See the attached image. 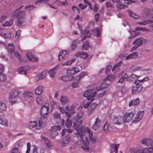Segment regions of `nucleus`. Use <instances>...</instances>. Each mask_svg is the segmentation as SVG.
I'll return each instance as SVG.
<instances>
[{
	"label": "nucleus",
	"mask_w": 153,
	"mask_h": 153,
	"mask_svg": "<svg viewBox=\"0 0 153 153\" xmlns=\"http://www.w3.org/2000/svg\"><path fill=\"white\" fill-rule=\"evenodd\" d=\"M42 91L43 87L41 86H38L35 90V93L37 95H39L42 93Z\"/></svg>",
	"instance_id": "obj_37"
},
{
	"label": "nucleus",
	"mask_w": 153,
	"mask_h": 153,
	"mask_svg": "<svg viewBox=\"0 0 153 153\" xmlns=\"http://www.w3.org/2000/svg\"><path fill=\"white\" fill-rule=\"evenodd\" d=\"M91 102L90 103H89V102L86 103V104H85V102H82L81 104V105L80 106L81 107L83 106L84 108H87L89 105H90V104Z\"/></svg>",
	"instance_id": "obj_58"
},
{
	"label": "nucleus",
	"mask_w": 153,
	"mask_h": 153,
	"mask_svg": "<svg viewBox=\"0 0 153 153\" xmlns=\"http://www.w3.org/2000/svg\"><path fill=\"white\" fill-rule=\"evenodd\" d=\"M103 81L104 82L101 84L100 87L97 88V90H100L102 89L107 88L108 86V84L106 82Z\"/></svg>",
	"instance_id": "obj_38"
},
{
	"label": "nucleus",
	"mask_w": 153,
	"mask_h": 153,
	"mask_svg": "<svg viewBox=\"0 0 153 153\" xmlns=\"http://www.w3.org/2000/svg\"><path fill=\"white\" fill-rule=\"evenodd\" d=\"M133 116V112H131L130 113L126 112L123 117L124 123H127L132 120Z\"/></svg>",
	"instance_id": "obj_8"
},
{
	"label": "nucleus",
	"mask_w": 153,
	"mask_h": 153,
	"mask_svg": "<svg viewBox=\"0 0 153 153\" xmlns=\"http://www.w3.org/2000/svg\"><path fill=\"white\" fill-rule=\"evenodd\" d=\"M81 35L82 36L83 39H82V41L84 40L85 39L86 37H90L91 36V33L89 31L87 30H85L83 31H81Z\"/></svg>",
	"instance_id": "obj_25"
},
{
	"label": "nucleus",
	"mask_w": 153,
	"mask_h": 153,
	"mask_svg": "<svg viewBox=\"0 0 153 153\" xmlns=\"http://www.w3.org/2000/svg\"><path fill=\"white\" fill-rule=\"evenodd\" d=\"M13 53H14V55L18 58L19 60L22 61V58L20 56V55L18 52H15L14 51V52H13Z\"/></svg>",
	"instance_id": "obj_60"
},
{
	"label": "nucleus",
	"mask_w": 153,
	"mask_h": 153,
	"mask_svg": "<svg viewBox=\"0 0 153 153\" xmlns=\"http://www.w3.org/2000/svg\"><path fill=\"white\" fill-rule=\"evenodd\" d=\"M116 79V77L115 76L111 74L109 75L106 78H104L103 79V80L104 82H108L107 80L111 82L114 81Z\"/></svg>",
	"instance_id": "obj_36"
},
{
	"label": "nucleus",
	"mask_w": 153,
	"mask_h": 153,
	"mask_svg": "<svg viewBox=\"0 0 153 153\" xmlns=\"http://www.w3.org/2000/svg\"><path fill=\"white\" fill-rule=\"evenodd\" d=\"M79 82L77 81L74 82L71 84L72 87L73 88L78 87L79 85Z\"/></svg>",
	"instance_id": "obj_62"
},
{
	"label": "nucleus",
	"mask_w": 153,
	"mask_h": 153,
	"mask_svg": "<svg viewBox=\"0 0 153 153\" xmlns=\"http://www.w3.org/2000/svg\"><path fill=\"white\" fill-rule=\"evenodd\" d=\"M51 133H50V136L52 138H54L57 135L58 132L56 131H51L50 130Z\"/></svg>",
	"instance_id": "obj_54"
},
{
	"label": "nucleus",
	"mask_w": 153,
	"mask_h": 153,
	"mask_svg": "<svg viewBox=\"0 0 153 153\" xmlns=\"http://www.w3.org/2000/svg\"><path fill=\"white\" fill-rule=\"evenodd\" d=\"M70 116V114H68L67 116V117H68V118L66 120L65 123V126H66V127L68 128H69L72 125V123L69 120Z\"/></svg>",
	"instance_id": "obj_47"
},
{
	"label": "nucleus",
	"mask_w": 153,
	"mask_h": 153,
	"mask_svg": "<svg viewBox=\"0 0 153 153\" xmlns=\"http://www.w3.org/2000/svg\"><path fill=\"white\" fill-rule=\"evenodd\" d=\"M88 42L87 41L85 42L82 46V49L83 50H87L89 48Z\"/></svg>",
	"instance_id": "obj_52"
},
{
	"label": "nucleus",
	"mask_w": 153,
	"mask_h": 153,
	"mask_svg": "<svg viewBox=\"0 0 153 153\" xmlns=\"http://www.w3.org/2000/svg\"><path fill=\"white\" fill-rule=\"evenodd\" d=\"M18 73L20 74H22L26 75L27 74V71L24 69L23 67H20L18 69Z\"/></svg>",
	"instance_id": "obj_46"
},
{
	"label": "nucleus",
	"mask_w": 153,
	"mask_h": 153,
	"mask_svg": "<svg viewBox=\"0 0 153 153\" xmlns=\"http://www.w3.org/2000/svg\"><path fill=\"white\" fill-rule=\"evenodd\" d=\"M47 72L45 70L38 74L36 76V79L37 80H41L45 78L47 76Z\"/></svg>",
	"instance_id": "obj_17"
},
{
	"label": "nucleus",
	"mask_w": 153,
	"mask_h": 153,
	"mask_svg": "<svg viewBox=\"0 0 153 153\" xmlns=\"http://www.w3.org/2000/svg\"><path fill=\"white\" fill-rule=\"evenodd\" d=\"M10 153H20V152L17 148L15 147L13 149Z\"/></svg>",
	"instance_id": "obj_64"
},
{
	"label": "nucleus",
	"mask_w": 153,
	"mask_h": 153,
	"mask_svg": "<svg viewBox=\"0 0 153 153\" xmlns=\"http://www.w3.org/2000/svg\"><path fill=\"white\" fill-rule=\"evenodd\" d=\"M150 10L148 9H146L144 10L142 16L143 17L147 16L149 14Z\"/></svg>",
	"instance_id": "obj_50"
},
{
	"label": "nucleus",
	"mask_w": 153,
	"mask_h": 153,
	"mask_svg": "<svg viewBox=\"0 0 153 153\" xmlns=\"http://www.w3.org/2000/svg\"><path fill=\"white\" fill-rule=\"evenodd\" d=\"M76 56H79L84 59H85L88 56L87 53L85 52H81L77 53L76 54Z\"/></svg>",
	"instance_id": "obj_32"
},
{
	"label": "nucleus",
	"mask_w": 153,
	"mask_h": 153,
	"mask_svg": "<svg viewBox=\"0 0 153 153\" xmlns=\"http://www.w3.org/2000/svg\"><path fill=\"white\" fill-rule=\"evenodd\" d=\"M49 109L48 105H43L42 106L40 110V114L42 119H45L48 117Z\"/></svg>",
	"instance_id": "obj_4"
},
{
	"label": "nucleus",
	"mask_w": 153,
	"mask_h": 153,
	"mask_svg": "<svg viewBox=\"0 0 153 153\" xmlns=\"http://www.w3.org/2000/svg\"><path fill=\"white\" fill-rule=\"evenodd\" d=\"M101 122L98 118H96L94 125L92 127V128L94 130H97L101 126Z\"/></svg>",
	"instance_id": "obj_12"
},
{
	"label": "nucleus",
	"mask_w": 153,
	"mask_h": 153,
	"mask_svg": "<svg viewBox=\"0 0 153 153\" xmlns=\"http://www.w3.org/2000/svg\"><path fill=\"white\" fill-rule=\"evenodd\" d=\"M119 146V144H112L111 146L110 151L111 152H113L114 150L115 153H117L118 152V149Z\"/></svg>",
	"instance_id": "obj_34"
},
{
	"label": "nucleus",
	"mask_w": 153,
	"mask_h": 153,
	"mask_svg": "<svg viewBox=\"0 0 153 153\" xmlns=\"http://www.w3.org/2000/svg\"><path fill=\"white\" fill-rule=\"evenodd\" d=\"M113 122L115 124H122L124 123L123 117L120 116L116 117L113 119Z\"/></svg>",
	"instance_id": "obj_21"
},
{
	"label": "nucleus",
	"mask_w": 153,
	"mask_h": 153,
	"mask_svg": "<svg viewBox=\"0 0 153 153\" xmlns=\"http://www.w3.org/2000/svg\"><path fill=\"white\" fill-rule=\"evenodd\" d=\"M22 95L24 97L27 98L29 102H30L34 100L33 94L30 91H27L24 92Z\"/></svg>",
	"instance_id": "obj_11"
},
{
	"label": "nucleus",
	"mask_w": 153,
	"mask_h": 153,
	"mask_svg": "<svg viewBox=\"0 0 153 153\" xmlns=\"http://www.w3.org/2000/svg\"><path fill=\"white\" fill-rule=\"evenodd\" d=\"M60 102L62 104H65L68 101L67 97L65 96H62L60 99Z\"/></svg>",
	"instance_id": "obj_45"
},
{
	"label": "nucleus",
	"mask_w": 153,
	"mask_h": 153,
	"mask_svg": "<svg viewBox=\"0 0 153 153\" xmlns=\"http://www.w3.org/2000/svg\"><path fill=\"white\" fill-rule=\"evenodd\" d=\"M7 49L8 51L11 53H12L13 52H14V46L12 43H10L8 44Z\"/></svg>",
	"instance_id": "obj_42"
},
{
	"label": "nucleus",
	"mask_w": 153,
	"mask_h": 153,
	"mask_svg": "<svg viewBox=\"0 0 153 153\" xmlns=\"http://www.w3.org/2000/svg\"><path fill=\"white\" fill-rule=\"evenodd\" d=\"M26 56L27 59L33 62H37L38 61L37 57L33 56L31 53L29 52L27 53Z\"/></svg>",
	"instance_id": "obj_20"
},
{
	"label": "nucleus",
	"mask_w": 153,
	"mask_h": 153,
	"mask_svg": "<svg viewBox=\"0 0 153 153\" xmlns=\"http://www.w3.org/2000/svg\"><path fill=\"white\" fill-rule=\"evenodd\" d=\"M9 100L11 104L16 103L19 100V98H14V97H9Z\"/></svg>",
	"instance_id": "obj_44"
},
{
	"label": "nucleus",
	"mask_w": 153,
	"mask_h": 153,
	"mask_svg": "<svg viewBox=\"0 0 153 153\" xmlns=\"http://www.w3.org/2000/svg\"><path fill=\"white\" fill-rule=\"evenodd\" d=\"M0 124L4 126L7 125V120L3 115H0Z\"/></svg>",
	"instance_id": "obj_27"
},
{
	"label": "nucleus",
	"mask_w": 153,
	"mask_h": 153,
	"mask_svg": "<svg viewBox=\"0 0 153 153\" xmlns=\"http://www.w3.org/2000/svg\"><path fill=\"white\" fill-rule=\"evenodd\" d=\"M127 11L128 14L132 17L137 19H140V17L138 14L134 13V12H132L131 10H128Z\"/></svg>",
	"instance_id": "obj_33"
},
{
	"label": "nucleus",
	"mask_w": 153,
	"mask_h": 153,
	"mask_svg": "<svg viewBox=\"0 0 153 153\" xmlns=\"http://www.w3.org/2000/svg\"><path fill=\"white\" fill-rule=\"evenodd\" d=\"M144 153H153V146L149 148L144 149Z\"/></svg>",
	"instance_id": "obj_48"
},
{
	"label": "nucleus",
	"mask_w": 153,
	"mask_h": 153,
	"mask_svg": "<svg viewBox=\"0 0 153 153\" xmlns=\"http://www.w3.org/2000/svg\"><path fill=\"white\" fill-rule=\"evenodd\" d=\"M6 79V76L3 74L0 73V81H4Z\"/></svg>",
	"instance_id": "obj_61"
},
{
	"label": "nucleus",
	"mask_w": 153,
	"mask_h": 153,
	"mask_svg": "<svg viewBox=\"0 0 153 153\" xmlns=\"http://www.w3.org/2000/svg\"><path fill=\"white\" fill-rule=\"evenodd\" d=\"M77 43L76 41H74L71 44V47L73 50H74L76 48L77 46Z\"/></svg>",
	"instance_id": "obj_63"
},
{
	"label": "nucleus",
	"mask_w": 153,
	"mask_h": 153,
	"mask_svg": "<svg viewBox=\"0 0 153 153\" xmlns=\"http://www.w3.org/2000/svg\"><path fill=\"white\" fill-rule=\"evenodd\" d=\"M77 106L76 104L74 103L72 104L71 106H67L66 107V110L69 111L71 114H74L75 112V109Z\"/></svg>",
	"instance_id": "obj_13"
},
{
	"label": "nucleus",
	"mask_w": 153,
	"mask_h": 153,
	"mask_svg": "<svg viewBox=\"0 0 153 153\" xmlns=\"http://www.w3.org/2000/svg\"><path fill=\"white\" fill-rule=\"evenodd\" d=\"M21 32V31L20 30H18L16 32L15 34V37L16 39L18 40L19 39Z\"/></svg>",
	"instance_id": "obj_57"
},
{
	"label": "nucleus",
	"mask_w": 153,
	"mask_h": 153,
	"mask_svg": "<svg viewBox=\"0 0 153 153\" xmlns=\"http://www.w3.org/2000/svg\"><path fill=\"white\" fill-rule=\"evenodd\" d=\"M33 147L31 153H44L45 150L41 148L39 151L36 146H34Z\"/></svg>",
	"instance_id": "obj_31"
},
{
	"label": "nucleus",
	"mask_w": 153,
	"mask_h": 153,
	"mask_svg": "<svg viewBox=\"0 0 153 153\" xmlns=\"http://www.w3.org/2000/svg\"><path fill=\"white\" fill-rule=\"evenodd\" d=\"M97 94V92L93 89L87 90L83 93L84 97L86 98L88 100H91L92 102L94 100V97Z\"/></svg>",
	"instance_id": "obj_3"
},
{
	"label": "nucleus",
	"mask_w": 153,
	"mask_h": 153,
	"mask_svg": "<svg viewBox=\"0 0 153 153\" xmlns=\"http://www.w3.org/2000/svg\"><path fill=\"white\" fill-rule=\"evenodd\" d=\"M61 129L60 126L59 125L55 126L52 127L51 131H56V130H59Z\"/></svg>",
	"instance_id": "obj_59"
},
{
	"label": "nucleus",
	"mask_w": 153,
	"mask_h": 153,
	"mask_svg": "<svg viewBox=\"0 0 153 153\" xmlns=\"http://www.w3.org/2000/svg\"><path fill=\"white\" fill-rule=\"evenodd\" d=\"M36 101L39 105L42 104L43 102L42 97L40 96H38L36 99Z\"/></svg>",
	"instance_id": "obj_49"
},
{
	"label": "nucleus",
	"mask_w": 153,
	"mask_h": 153,
	"mask_svg": "<svg viewBox=\"0 0 153 153\" xmlns=\"http://www.w3.org/2000/svg\"><path fill=\"white\" fill-rule=\"evenodd\" d=\"M43 122L41 119L39 120V123L37 121L30 122L28 124V126L30 127L39 129L42 127Z\"/></svg>",
	"instance_id": "obj_7"
},
{
	"label": "nucleus",
	"mask_w": 153,
	"mask_h": 153,
	"mask_svg": "<svg viewBox=\"0 0 153 153\" xmlns=\"http://www.w3.org/2000/svg\"><path fill=\"white\" fill-rule=\"evenodd\" d=\"M12 17L17 19V25L19 27L21 26L26 19L25 12V11L21 10L14 14Z\"/></svg>",
	"instance_id": "obj_2"
},
{
	"label": "nucleus",
	"mask_w": 153,
	"mask_h": 153,
	"mask_svg": "<svg viewBox=\"0 0 153 153\" xmlns=\"http://www.w3.org/2000/svg\"><path fill=\"white\" fill-rule=\"evenodd\" d=\"M143 86L141 84L137 85L135 86H133L131 90L132 93H135L137 92H140L141 91Z\"/></svg>",
	"instance_id": "obj_22"
},
{
	"label": "nucleus",
	"mask_w": 153,
	"mask_h": 153,
	"mask_svg": "<svg viewBox=\"0 0 153 153\" xmlns=\"http://www.w3.org/2000/svg\"><path fill=\"white\" fill-rule=\"evenodd\" d=\"M19 93L17 90H13L10 93L9 97L19 98Z\"/></svg>",
	"instance_id": "obj_35"
},
{
	"label": "nucleus",
	"mask_w": 153,
	"mask_h": 153,
	"mask_svg": "<svg viewBox=\"0 0 153 153\" xmlns=\"http://www.w3.org/2000/svg\"><path fill=\"white\" fill-rule=\"evenodd\" d=\"M68 53V52L65 51H60L58 56V60L59 61H62L67 56Z\"/></svg>",
	"instance_id": "obj_15"
},
{
	"label": "nucleus",
	"mask_w": 153,
	"mask_h": 153,
	"mask_svg": "<svg viewBox=\"0 0 153 153\" xmlns=\"http://www.w3.org/2000/svg\"><path fill=\"white\" fill-rule=\"evenodd\" d=\"M103 129L105 133H107L108 132V126L107 123H106L104 125L103 127Z\"/></svg>",
	"instance_id": "obj_55"
},
{
	"label": "nucleus",
	"mask_w": 153,
	"mask_h": 153,
	"mask_svg": "<svg viewBox=\"0 0 153 153\" xmlns=\"http://www.w3.org/2000/svg\"><path fill=\"white\" fill-rule=\"evenodd\" d=\"M87 74L86 72H82L78 76H76L74 78V80L79 82L81 79L84 76L86 75Z\"/></svg>",
	"instance_id": "obj_29"
},
{
	"label": "nucleus",
	"mask_w": 153,
	"mask_h": 153,
	"mask_svg": "<svg viewBox=\"0 0 153 153\" xmlns=\"http://www.w3.org/2000/svg\"><path fill=\"white\" fill-rule=\"evenodd\" d=\"M141 142L143 144L148 147L153 146V140L151 138H144L142 139Z\"/></svg>",
	"instance_id": "obj_10"
},
{
	"label": "nucleus",
	"mask_w": 153,
	"mask_h": 153,
	"mask_svg": "<svg viewBox=\"0 0 153 153\" xmlns=\"http://www.w3.org/2000/svg\"><path fill=\"white\" fill-rule=\"evenodd\" d=\"M71 136L70 135H67L63 137L60 143V144L63 147L66 146L71 141Z\"/></svg>",
	"instance_id": "obj_9"
},
{
	"label": "nucleus",
	"mask_w": 153,
	"mask_h": 153,
	"mask_svg": "<svg viewBox=\"0 0 153 153\" xmlns=\"http://www.w3.org/2000/svg\"><path fill=\"white\" fill-rule=\"evenodd\" d=\"M140 102V100L138 98L134 99L132 101L130 102L129 104V106L131 105H137Z\"/></svg>",
	"instance_id": "obj_40"
},
{
	"label": "nucleus",
	"mask_w": 153,
	"mask_h": 153,
	"mask_svg": "<svg viewBox=\"0 0 153 153\" xmlns=\"http://www.w3.org/2000/svg\"><path fill=\"white\" fill-rule=\"evenodd\" d=\"M67 75L61 77V79L63 81L65 82H69L71 81L74 78L73 76L71 74H69L67 71Z\"/></svg>",
	"instance_id": "obj_18"
},
{
	"label": "nucleus",
	"mask_w": 153,
	"mask_h": 153,
	"mask_svg": "<svg viewBox=\"0 0 153 153\" xmlns=\"http://www.w3.org/2000/svg\"><path fill=\"white\" fill-rule=\"evenodd\" d=\"M72 132V130L68 129H64L62 130V132L61 133L62 136H63L65 134H66V133H71Z\"/></svg>",
	"instance_id": "obj_53"
},
{
	"label": "nucleus",
	"mask_w": 153,
	"mask_h": 153,
	"mask_svg": "<svg viewBox=\"0 0 153 153\" xmlns=\"http://www.w3.org/2000/svg\"><path fill=\"white\" fill-rule=\"evenodd\" d=\"M53 119L54 121L57 123H59L61 120L60 114L57 113L53 114Z\"/></svg>",
	"instance_id": "obj_28"
},
{
	"label": "nucleus",
	"mask_w": 153,
	"mask_h": 153,
	"mask_svg": "<svg viewBox=\"0 0 153 153\" xmlns=\"http://www.w3.org/2000/svg\"><path fill=\"white\" fill-rule=\"evenodd\" d=\"M130 151L131 153H144V149L139 148H131Z\"/></svg>",
	"instance_id": "obj_26"
},
{
	"label": "nucleus",
	"mask_w": 153,
	"mask_h": 153,
	"mask_svg": "<svg viewBox=\"0 0 153 153\" xmlns=\"http://www.w3.org/2000/svg\"><path fill=\"white\" fill-rule=\"evenodd\" d=\"M119 75L122 76L118 81V83L121 84L125 81L126 79L127 81L128 79V75L126 74H124V72H122Z\"/></svg>",
	"instance_id": "obj_19"
},
{
	"label": "nucleus",
	"mask_w": 153,
	"mask_h": 153,
	"mask_svg": "<svg viewBox=\"0 0 153 153\" xmlns=\"http://www.w3.org/2000/svg\"><path fill=\"white\" fill-rule=\"evenodd\" d=\"M117 8L119 9H124L128 7L126 5H123L120 4H117Z\"/></svg>",
	"instance_id": "obj_56"
},
{
	"label": "nucleus",
	"mask_w": 153,
	"mask_h": 153,
	"mask_svg": "<svg viewBox=\"0 0 153 153\" xmlns=\"http://www.w3.org/2000/svg\"><path fill=\"white\" fill-rule=\"evenodd\" d=\"M143 114V111H140L136 113L133 112V117L132 123H138L142 119Z\"/></svg>",
	"instance_id": "obj_6"
},
{
	"label": "nucleus",
	"mask_w": 153,
	"mask_h": 153,
	"mask_svg": "<svg viewBox=\"0 0 153 153\" xmlns=\"http://www.w3.org/2000/svg\"><path fill=\"white\" fill-rule=\"evenodd\" d=\"M80 71V68L77 67L73 68L72 69L67 70V72L69 74H71L73 75Z\"/></svg>",
	"instance_id": "obj_24"
},
{
	"label": "nucleus",
	"mask_w": 153,
	"mask_h": 153,
	"mask_svg": "<svg viewBox=\"0 0 153 153\" xmlns=\"http://www.w3.org/2000/svg\"><path fill=\"white\" fill-rule=\"evenodd\" d=\"M140 77V76H137L134 74H132L129 76H128L127 81L130 82L131 81L135 80Z\"/></svg>",
	"instance_id": "obj_30"
},
{
	"label": "nucleus",
	"mask_w": 153,
	"mask_h": 153,
	"mask_svg": "<svg viewBox=\"0 0 153 153\" xmlns=\"http://www.w3.org/2000/svg\"><path fill=\"white\" fill-rule=\"evenodd\" d=\"M146 40L143 38H140L135 39L132 43L134 46L133 47L131 51V52L136 50L138 47L141 46L143 43L145 42Z\"/></svg>",
	"instance_id": "obj_5"
},
{
	"label": "nucleus",
	"mask_w": 153,
	"mask_h": 153,
	"mask_svg": "<svg viewBox=\"0 0 153 153\" xmlns=\"http://www.w3.org/2000/svg\"><path fill=\"white\" fill-rule=\"evenodd\" d=\"M13 23V20L11 19L9 21H6L4 24H2V26L4 27H11Z\"/></svg>",
	"instance_id": "obj_43"
},
{
	"label": "nucleus",
	"mask_w": 153,
	"mask_h": 153,
	"mask_svg": "<svg viewBox=\"0 0 153 153\" xmlns=\"http://www.w3.org/2000/svg\"><path fill=\"white\" fill-rule=\"evenodd\" d=\"M75 59H73L70 60L68 61H66L65 63L62 64V66H64V65L69 66V65H71L72 64V63L74 61Z\"/></svg>",
	"instance_id": "obj_51"
},
{
	"label": "nucleus",
	"mask_w": 153,
	"mask_h": 153,
	"mask_svg": "<svg viewBox=\"0 0 153 153\" xmlns=\"http://www.w3.org/2000/svg\"><path fill=\"white\" fill-rule=\"evenodd\" d=\"M59 69L58 66L55 67L49 70L48 72V74L51 78L54 77L56 71Z\"/></svg>",
	"instance_id": "obj_23"
},
{
	"label": "nucleus",
	"mask_w": 153,
	"mask_h": 153,
	"mask_svg": "<svg viewBox=\"0 0 153 153\" xmlns=\"http://www.w3.org/2000/svg\"><path fill=\"white\" fill-rule=\"evenodd\" d=\"M84 112L82 111H79L74 120L73 127L77 131L75 133L76 137L79 140L82 141L81 145L82 148L85 151H88L89 150V143L87 138L84 136V133L81 124L82 123L81 120H79L83 117Z\"/></svg>",
	"instance_id": "obj_1"
},
{
	"label": "nucleus",
	"mask_w": 153,
	"mask_h": 153,
	"mask_svg": "<svg viewBox=\"0 0 153 153\" xmlns=\"http://www.w3.org/2000/svg\"><path fill=\"white\" fill-rule=\"evenodd\" d=\"M40 137L45 142V145L47 147L51 149H52L53 145L48 139L42 135L40 136Z\"/></svg>",
	"instance_id": "obj_14"
},
{
	"label": "nucleus",
	"mask_w": 153,
	"mask_h": 153,
	"mask_svg": "<svg viewBox=\"0 0 153 153\" xmlns=\"http://www.w3.org/2000/svg\"><path fill=\"white\" fill-rule=\"evenodd\" d=\"M6 105L4 103L0 101V112L4 111L6 109Z\"/></svg>",
	"instance_id": "obj_41"
},
{
	"label": "nucleus",
	"mask_w": 153,
	"mask_h": 153,
	"mask_svg": "<svg viewBox=\"0 0 153 153\" xmlns=\"http://www.w3.org/2000/svg\"><path fill=\"white\" fill-rule=\"evenodd\" d=\"M138 55V53L137 52L133 53L128 56L126 57V59H129L134 58Z\"/></svg>",
	"instance_id": "obj_39"
},
{
	"label": "nucleus",
	"mask_w": 153,
	"mask_h": 153,
	"mask_svg": "<svg viewBox=\"0 0 153 153\" xmlns=\"http://www.w3.org/2000/svg\"><path fill=\"white\" fill-rule=\"evenodd\" d=\"M84 130L85 132L89 134L90 141L92 143H94L96 141L95 139L92 137L93 133L91 131L89 128L88 127H86L84 128Z\"/></svg>",
	"instance_id": "obj_16"
}]
</instances>
